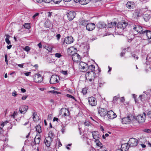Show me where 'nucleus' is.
Wrapping results in <instances>:
<instances>
[{"instance_id":"f257e3e1","label":"nucleus","mask_w":151,"mask_h":151,"mask_svg":"<svg viewBox=\"0 0 151 151\" xmlns=\"http://www.w3.org/2000/svg\"><path fill=\"white\" fill-rule=\"evenodd\" d=\"M150 91H151V90H148L147 92H144L142 94L139 95V99L142 101L147 100L150 97Z\"/></svg>"},{"instance_id":"f03ea898","label":"nucleus","mask_w":151,"mask_h":151,"mask_svg":"<svg viewBox=\"0 0 151 151\" xmlns=\"http://www.w3.org/2000/svg\"><path fill=\"white\" fill-rule=\"evenodd\" d=\"M146 114L145 113L143 114L139 115L136 116H133V118L138 123H140L145 122L146 118Z\"/></svg>"},{"instance_id":"7ed1b4c3","label":"nucleus","mask_w":151,"mask_h":151,"mask_svg":"<svg viewBox=\"0 0 151 151\" xmlns=\"http://www.w3.org/2000/svg\"><path fill=\"white\" fill-rule=\"evenodd\" d=\"M138 141L136 139L132 138H130L128 142V144L130 147H134L137 145Z\"/></svg>"},{"instance_id":"20e7f679","label":"nucleus","mask_w":151,"mask_h":151,"mask_svg":"<svg viewBox=\"0 0 151 151\" xmlns=\"http://www.w3.org/2000/svg\"><path fill=\"white\" fill-rule=\"evenodd\" d=\"M133 28L134 31L137 32L138 33L144 35V32H145V30H143V29L141 26L134 25L133 26Z\"/></svg>"},{"instance_id":"39448f33","label":"nucleus","mask_w":151,"mask_h":151,"mask_svg":"<svg viewBox=\"0 0 151 151\" xmlns=\"http://www.w3.org/2000/svg\"><path fill=\"white\" fill-rule=\"evenodd\" d=\"M107 111L105 108L99 107L98 109V113L101 117H104L107 114Z\"/></svg>"},{"instance_id":"423d86ee","label":"nucleus","mask_w":151,"mask_h":151,"mask_svg":"<svg viewBox=\"0 0 151 151\" xmlns=\"http://www.w3.org/2000/svg\"><path fill=\"white\" fill-rule=\"evenodd\" d=\"M60 78L56 75H52L50 78V82L51 84L56 83L59 82Z\"/></svg>"},{"instance_id":"0eeeda50","label":"nucleus","mask_w":151,"mask_h":151,"mask_svg":"<svg viewBox=\"0 0 151 151\" xmlns=\"http://www.w3.org/2000/svg\"><path fill=\"white\" fill-rule=\"evenodd\" d=\"M89 104L92 106H96L97 104L96 99L93 97H89L88 99Z\"/></svg>"},{"instance_id":"6e6552de","label":"nucleus","mask_w":151,"mask_h":151,"mask_svg":"<svg viewBox=\"0 0 151 151\" xmlns=\"http://www.w3.org/2000/svg\"><path fill=\"white\" fill-rule=\"evenodd\" d=\"M106 115L108 118L112 119L116 118L117 115L112 110L107 111Z\"/></svg>"},{"instance_id":"1a4fd4ad","label":"nucleus","mask_w":151,"mask_h":151,"mask_svg":"<svg viewBox=\"0 0 151 151\" xmlns=\"http://www.w3.org/2000/svg\"><path fill=\"white\" fill-rule=\"evenodd\" d=\"M52 138L50 136L46 137L45 140V143L47 147H50L52 142Z\"/></svg>"},{"instance_id":"9d476101","label":"nucleus","mask_w":151,"mask_h":151,"mask_svg":"<svg viewBox=\"0 0 151 151\" xmlns=\"http://www.w3.org/2000/svg\"><path fill=\"white\" fill-rule=\"evenodd\" d=\"M76 13L73 11H70L67 14L68 18L69 20H73L76 16Z\"/></svg>"},{"instance_id":"9b49d317","label":"nucleus","mask_w":151,"mask_h":151,"mask_svg":"<svg viewBox=\"0 0 151 151\" xmlns=\"http://www.w3.org/2000/svg\"><path fill=\"white\" fill-rule=\"evenodd\" d=\"M73 60L75 62H78L81 59L80 56L78 53H75L72 55Z\"/></svg>"},{"instance_id":"f8f14e48","label":"nucleus","mask_w":151,"mask_h":151,"mask_svg":"<svg viewBox=\"0 0 151 151\" xmlns=\"http://www.w3.org/2000/svg\"><path fill=\"white\" fill-rule=\"evenodd\" d=\"M74 40L71 36L66 37L64 40V42L67 44H69L73 43Z\"/></svg>"},{"instance_id":"ddd939ff","label":"nucleus","mask_w":151,"mask_h":151,"mask_svg":"<svg viewBox=\"0 0 151 151\" xmlns=\"http://www.w3.org/2000/svg\"><path fill=\"white\" fill-rule=\"evenodd\" d=\"M131 122V119L129 116L123 118L122 119V123L123 124H128Z\"/></svg>"},{"instance_id":"4468645a","label":"nucleus","mask_w":151,"mask_h":151,"mask_svg":"<svg viewBox=\"0 0 151 151\" xmlns=\"http://www.w3.org/2000/svg\"><path fill=\"white\" fill-rule=\"evenodd\" d=\"M60 113L64 117L68 116L70 114L69 110L65 108L61 109L60 111Z\"/></svg>"},{"instance_id":"2eb2a0df","label":"nucleus","mask_w":151,"mask_h":151,"mask_svg":"<svg viewBox=\"0 0 151 151\" xmlns=\"http://www.w3.org/2000/svg\"><path fill=\"white\" fill-rule=\"evenodd\" d=\"M28 109V107L27 106L23 105L19 108V111L21 114H24Z\"/></svg>"},{"instance_id":"dca6fc26","label":"nucleus","mask_w":151,"mask_h":151,"mask_svg":"<svg viewBox=\"0 0 151 151\" xmlns=\"http://www.w3.org/2000/svg\"><path fill=\"white\" fill-rule=\"evenodd\" d=\"M95 27V25L94 24L91 23L88 24L86 25L87 30L88 31H92L93 30Z\"/></svg>"},{"instance_id":"f3484780","label":"nucleus","mask_w":151,"mask_h":151,"mask_svg":"<svg viewBox=\"0 0 151 151\" xmlns=\"http://www.w3.org/2000/svg\"><path fill=\"white\" fill-rule=\"evenodd\" d=\"M35 82L37 83H40L42 81V78L40 74H36L35 78Z\"/></svg>"},{"instance_id":"a211bd4d","label":"nucleus","mask_w":151,"mask_h":151,"mask_svg":"<svg viewBox=\"0 0 151 151\" xmlns=\"http://www.w3.org/2000/svg\"><path fill=\"white\" fill-rule=\"evenodd\" d=\"M126 6L129 9H133L135 7V4L133 2L128 1L126 4Z\"/></svg>"},{"instance_id":"6ab92c4d","label":"nucleus","mask_w":151,"mask_h":151,"mask_svg":"<svg viewBox=\"0 0 151 151\" xmlns=\"http://www.w3.org/2000/svg\"><path fill=\"white\" fill-rule=\"evenodd\" d=\"M129 147L128 143L123 144L121 145V149L122 151H126L128 150Z\"/></svg>"},{"instance_id":"aec40b11","label":"nucleus","mask_w":151,"mask_h":151,"mask_svg":"<svg viewBox=\"0 0 151 151\" xmlns=\"http://www.w3.org/2000/svg\"><path fill=\"white\" fill-rule=\"evenodd\" d=\"M87 64L86 63L83 62H81L79 63V68L85 70L87 68Z\"/></svg>"},{"instance_id":"412c9836","label":"nucleus","mask_w":151,"mask_h":151,"mask_svg":"<svg viewBox=\"0 0 151 151\" xmlns=\"http://www.w3.org/2000/svg\"><path fill=\"white\" fill-rule=\"evenodd\" d=\"M93 137V139L96 140H98L100 136L99 135V133L98 132H92Z\"/></svg>"},{"instance_id":"4be33fe9","label":"nucleus","mask_w":151,"mask_h":151,"mask_svg":"<svg viewBox=\"0 0 151 151\" xmlns=\"http://www.w3.org/2000/svg\"><path fill=\"white\" fill-rule=\"evenodd\" d=\"M96 26L98 28L102 29L106 27V24L103 22H99L97 24Z\"/></svg>"},{"instance_id":"5701e85b","label":"nucleus","mask_w":151,"mask_h":151,"mask_svg":"<svg viewBox=\"0 0 151 151\" xmlns=\"http://www.w3.org/2000/svg\"><path fill=\"white\" fill-rule=\"evenodd\" d=\"M140 12L138 10H135L133 14V17L135 18H137L140 16Z\"/></svg>"},{"instance_id":"b1692460","label":"nucleus","mask_w":151,"mask_h":151,"mask_svg":"<svg viewBox=\"0 0 151 151\" xmlns=\"http://www.w3.org/2000/svg\"><path fill=\"white\" fill-rule=\"evenodd\" d=\"M95 68V66L93 65H91L89 66L88 65L87 68V69L86 68V70L90 71H91V72H94Z\"/></svg>"},{"instance_id":"393cba45","label":"nucleus","mask_w":151,"mask_h":151,"mask_svg":"<svg viewBox=\"0 0 151 151\" xmlns=\"http://www.w3.org/2000/svg\"><path fill=\"white\" fill-rule=\"evenodd\" d=\"M144 35H146L148 39H151V31L145 30Z\"/></svg>"},{"instance_id":"a878e982","label":"nucleus","mask_w":151,"mask_h":151,"mask_svg":"<svg viewBox=\"0 0 151 151\" xmlns=\"http://www.w3.org/2000/svg\"><path fill=\"white\" fill-rule=\"evenodd\" d=\"M39 117L37 115L35 111L33 113V119L35 122H37L39 120Z\"/></svg>"},{"instance_id":"bb28decb","label":"nucleus","mask_w":151,"mask_h":151,"mask_svg":"<svg viewBox=\"0 0 151 151\" xmlns=\"http://www.w3.org/2000/svg\"><path fill=\"white\" fill-rule=\"evenodd\" d=\"M150 14H144L143 18L145 21H148L150 19Z\"/></svg>"},{"instance_id":"cd10ccee","label":"nucleus","mask_w":151,"mask_h":151,"mask_svg":"<svg viewBox=\"0 0 151 151\" xmlns=\"http://www.w3.org/2000/svg\"><path fill=\"white\" fill-rule=\"evenodd\" d=\"M90 1V0H80L79 3L82 5H85L87 4Z\"/></svg>"},{"instance_id":"c85d7f7f","label":"nucleus","mask_w":151,"mask_h":151,"mask_svg":"<svg viewBox=\"0 0 151 151\" xmlns=\"http://www.w3.org/2000/svg\"><path fill=\"white\" fill-rule=\"evenodd\" d=\"M116 24L115 22H111L108 24L107 26L109 28L114 27H115Z\"/></svg>"},{"instance_id":"c756f323","label":"nucleus","mask_w":151,"mask_h":151,"mask_svg":"<svg viewBox=\"0 0 151 151\" xmlns=\"http://www.w3.org/2000/svg\"><path fill=\"white\" fill-rule=\"evenodd\" d=\"M40 137H37L36 136L35 137L34 142L35 144H39L40 142Z\"/></svg>"},{"instance_id":"7c9ffc66","label":"nucleus","mask_w":151,"mask_h":151,"mask_svg":"<svg viewBox=\"0 0 151 151\" xmlns=\"http://www.w3.org/2000/svg\"><path fill=\"white\" fill-rule=\"evenodd\" d=\"M95 73L94 72H91L90 71H88L86 74V78L87 77H89V78H91V77L93 76V73Z\"/></svg>"},{"instance_id":"2f4dec72","label":"nucleus","mask_w":151,"mask_h":151,"mask_svg":"<svg viewBox=\"0 0 151 151\" xmlns=\"http://www.w3.org/2000/svg\"><path fill=\"white\" fill-rule=\"evenodd\" d=\"M36 130L38 132L39 134H40L42 132L41 127L39 125H37L36 127Z\"/></svg>"},{"instance_id":"473e14b6","label":"nucleus","mask_w":151,"mask_h":151,"mask_svg":"<svg viewBox=\"0 0 151 151\" xmlns=\"http://www.w3.org/2000/svg\"><path fill=\"white\" fill-rule=\"evenodd\" d=\"M6 37L5 38V41L9 45L11 43L9 39L10 36L9 35H6Z\"/></svg>"},{"instance_id":"72a5a7b5","label":"nucleus","mask_w":151,"mask_h":151,"mask_svg":"<svg viewBox=\"0 0 151 151\" xmlns=\"http://www.w3.org/2000/svg\"><path fill=\"white\" fill-rule=\"evenodd\" d=\"M87 22L88 21L86 20H82L80 22V23L83 26H86Z\"/></svg>"},{"instance_id":"f704fd0d","label":"nucleus","mask_w":151,"mask_h":151,"mask_svg":"<svg viewBox=\"0 0 151 151\" xmlns=\"http://www.w3.org/2000/svg\"><path fill=\"white\" fill-rule=\"evenodd\" d=\"M24 27L26 29H29L30 28V24L29 23H25L23 25Z\"/></svg>"},{"instance_id":"c9c22d12","label":"nucleus","mask_w":151,"mask_h":151,"mask_svg":"<svg viewBox=\"0 0 151 151\" xmlns=\"http://www.w3.org/2000/svg\"><path fill=\"white\" fill-rule=\"evenodd\" d=\"M93 73V76H92L91 77V78H88V79L89 81L90 82L92 81L93 80L95 77L96 76V73Z\"/></svg>"},{"instance_id":"e433bc0d","label":"nucleus","mask_w":151,"mask_h":151,"mask_svg":"<svg viewBox=\"0 0 151 151\" xmlns=\"http://www.w3.org/2000/svg\"><path fill=\"white\" fill-rule=\"evenodd\" d=\"M96 145L97 146H99L101 148L102 147H103L102 144L101 142H100L99 140H96Z\"/></svg>"},{"instance_id":"4c0bfd02","label":"nucleus","mask_w":151,"mask_h":151,"mask_svg":"<svg viewBox=\"0 0 151 151\" xmlns=\"http://www.w3.org/2000/svg\"><path fill=\"white\" fill-rule=\"evenodd\" d=\"M122 28H123V29H125L127 25V23L126 22H122Z\"/></svg>"},{"instance_id":"58836bf2","label":"nucleus","mask_w":151,"mask_h":151,"mask_svg":"<svg viewBox=\"0 0 151 151\" xmlns=\"http://www.w3.org/2000/svg\"><path fill=\"white\" fill-rule=\"evenodd\" d=\"M119 99V97H117L116 96H114L113 97V103H115L117 102V100Z\"/></svg>"},{"instance_id":"ea45409f","label":"nucleus","mask_w":151,"mask_h":151,"mask_svg":"<svg viewBox=\"0 0 151 151\" xmlns=\"http://www.w3.org/2000/svg\"><path fill=\"white\" fill-rule=\"evenodd\" d=\"M63 0H52V1L55 4H59Z\"/></svg>"},{"instance_id":"a19ab883","label":"nucleus","mask_w":151,"mask_h":151,"mask_svg":"<svg viewBox=\"0 0 151 151\" xmlns=\"http://www.w3.org/2000/svg\"><path fill=\"white\" fill-rule=\"evenodd\" d=\"M49 92H50V93H53V94L56 93V94H57L60 93V92H58V91H55L54 90H52V91H49Z\"/></svg>"},{"instance_id":"79ce46f5","label":"nucleus","mask_w":151,"mask_h":151,"mask_svg":"<svg viewBox=\"0 0 151 151\" xmlns=\"http://www.w3.org/2000/svg\"><path fill=\"white\" fill-rule=\"evenodd\" d=\"M86 139L87 140V143L88 145H90L89 142H91V140L90 139H87V137H83V140H85Z\"/></svg>"},{"instance_id":"37998d69","label":"nucleus","mask_w":151,"mask_h":151,"mask_svg":"<svg viewBox=\"0 0 151 151\" xmlns=\"http://www.w3.org/2000/svg\"><path fill=\"white\" fill-rule=\"evenodd\" d=\"M24 49L26 51L28 52L30 50V48L28 46H26Z\"/></svg>"},{"instance_id":"c03bdc74","label":"nucleus","mask_w":151,"mask_h":151,"mask_svg":"<svg viewBox=\"0 0 151 151\" xmlns=\"http://www.w3.org/2000/svg\"><path fill=\"white\" fill-rule=\"evenodd\" d=\"M122 22H119L117 24V27L118 28H122Z\"/></svg>"},{"instance_id":"a18cd8bd","label":"nucleus","mask_w":151,"mask_h":151,"mask_svg":"<svg viewBox=\"0 0 151 151\" xmlns=\"http://www.w3.org/2000/svg\"><path fill=\"white\" fill-rule=\"evenodd\" d=\"M61 73L65 75H66L68 74L67 71V70H62L61 71Z\"/></svg>"},{"instance_id":"49530a36","label":"nucleus","mask_w":151,"mask_h":151,"mask_svg":"<svg viewBox=\"0 0 151 151\" xmlns=\"http://www.w3.org/2000/svg\"><path fill=\"white\" fill-rule=\"evenodd\" d=\"M82 92L83 93V94L85 95L87 93L86 89V88H83V89Z\"/></svg>"},{"instance_id":"de8ad7c7","label":"nucleus","mask_w":151,"mask_h":151,"mask_svg":"<svg viewBox=\"0 0 151 151\" xmlns=\"http://www.w3.org/2000/svg\"><path fill=\"white\" fill-rule=\"evenodd\" d=\"M66 96L67 97H68V98H71V99H73L75 100V98L74 97L71 95H70L69 94H67L66 95Z\"/></svg>"},{"instance_id":"09e8293b","label":"nucleus","mask_w":151,"mask_h":151,"mask_svg":"<svg viewBox=\"0 0 151 151\" xmlns=\"http://www.w3.org/2000/svg\"><path fill=\"white\" fill-rule=\"evenodd\" d=\"M7 123V121L2 123L0 125V127H1L2 128L4 126L5 124H6Z\"/></svg>"},{"instance_id":"8fccbe9b","label":"nucleus","mask_w":151,"mask_h":151,"mask_svg":"<svg viewBox=\"0 0 151 151\" xmlns=\"http://www.w3.org/2000/svg\"><path fill=\"white\" fill-rule=\"evenodd\" d=\"M55 55L56 57L58 58H60L62 56L61 54L59 53H56L55 54Z\"/></svg>"},{"instance_id":"3c124183","label":"nucleus","mask_w":151,"mask_h":151,"mask_svg":"<svg viewBox=\"0 0 151 151\" xmlns=\"http://www.w3.org/2000/svg\"><path fill=\"white\" fill-rule=\"evenodd\" d=\"M5 61L6 62V64L8 65V62L7 60V55H5Z\"/></svg>"},{"instance_id":"603ef678","label":"nucleus","mask_w":151,"mask_h":151,"mask_svg":"<svg viewBox=\"0 0 151 151\" xmlns=\"http://www.w3.org/2000/svg\"><path fill=\"white\" fill-rule=\"evenodd\" d=\"M52 0H42V1L46 3H49Z\"/></svg>"},{"instance_id":"864d4df0","label":"nucleus","mask_w":151,"mask_h":151,"mask_svg":"<svg viewBox=\"0 0 151 151\" xmlns=\"http://www.w3.org/2000/svg\"><path fill=\"white\" fill-rule=\"evenodd\" d=\"M148 117L151 119V111H150L147 114Z\"/></svg>"},{"instance_id":"5fc2aeb1","label":"nucleus","mask_w":151,"mask_h":151,"mask_svg":"<svg viewBox=\"0 0 151 151\" xmlns=\"http://www.w3.org/2000/svg\"><path fill=\"white\" fill-rule=\"evenodd\" d=\"M144 131L145 132L147 133H150V130L149 129H145Z\"/></svg>"},{"instance_id":"6e6d98bb","label":"nucleus","mask_w":151,"mask_h":151,"mask_svg":"<svg viewBox=\"0 0 151 151\" xmlns=\"http://www.w3.org/2000/svg\"><path fill=\"white\" fill-rule=\"evenodd\" d=\"M31 73V72H26L24 73V74L26 76H29Z\"/></svg>"},{"instance_id":"4d7b16f0","label":"nucleus","mask_w":151,"mask_h":151,"mask_svg":"<svg viewBox=\"0 0 151 151\" xmlns=\"http://www.w3.org/2000/svg\"><path fill=\"white\" fill-rule=\"evenodd\" d=\"M132 56L134 58V59H136L137 60L138 58V57L137 56H136V55L135 54L132 55Z\"/></svg>"},{"instance_id":"13d9d810","label":"nucleus","mask_w":151,"mask_h":151,"mask_svg":"<svg viewBox=\"0 0 151 151\" xmlns=\"http://www.w3.org/2000/svg\"><path fill=\"white\" fill-rule=\"evenodd\" d=\"M65 130V128L64 127H63L61 129V132L63 133H64Z\"/></svg>"},{"instance_id":"bf43d9fd","label":"nucleus","mask_w":151,"mask_h":151,"mask_svg":"<svg viewBox=\"0 0 151 151\" xmlns=\"http://www.w3.org/2000/svg\"><path fill=\"white\" fill-rule=\"evenodd\" d=\"M60 34H57V35H56V37L57 38V39L58 40H59L60 39Z\"/></svg>"},{"instance_id":"052dcab7","label":"nucleus","mask_w":151,"mask_h":151,"mask_svg":"<svg viewBox=\"0 0 151 151\" xmlns=\"http://www.w3.org/2000/svg\"><path fill=\"white\" fill-rule=\"evenodd\" d=\"M24 65V64H17V65H18V66L19 67H20L21 68H23Z\"/></svg>"},{"instance_id":"680f3d73","label":"nucleus","mask_w":151,"mask_h":151,"mask_svg":"<svg viewBox=\"0 0 151 151\" xmlns=\"http://www.w3.org/2000/svg\"><path fill=\"white\" fill-rule=\"evenodd\" d=\"M39 14V13H36L32 17H33V18L34 19H35V17H37V16Z\"/></svg>"},{"instance_id":"e2e57ef3","label":"nucleus","mask_w":151,"mask_h":151,"mask_svg":"<svg viewBox=\"0 0 151 151\" xmlns=\"http://www.w3.org/2000/svg\"><path fill=\"white\" fill-rule=\"evenodd\" d=\"M12 95L14 96H15L17 95V92L15 91H14V92H13L12 93Z\"/></svg>"},{"instance_id":"0e129e2a","label":"nucleus","mask_w":151,"mask_h":151,"mask_svg":"<svg viewBox=\"0 0 151 151\" xmlns=\"http://www.w3.org/2000/svg\"><path fill=\"white\" fill-rule=\"evenodd\" d=\"M27 97V96H23L22 98V100H25V99Z\"/></svg>"},{"instance_id":"69168bd1","label":"nucleus","mask_w":151,"mask_h":151,"mask_svg":"<svg viewBox=\"0 0 151 151\" xmlns=\"http://www.w3.org/2000/svg\"><path fill=\"white\" fill-rule=\"evenodd\" d=\"M120 100L122 102H124L125 101V99H124V97H122L120 99Z\"/></svg>"},{"instance_id":"338daca9","label":"nucleus","mask_w":151,"mask_h":151,"mask_svg":"<svg viewBox=\"0 0 151 151\" xmlns=\"http://www.w3.org/2000/svg\"><path fill=\"white\" fill-rule=\"evenodd\" d=\"M38 47H39V48H42V44H41V42L39 43L38 44Z\"/></svg>"},{"instance_id":"774afa93","label":"nucleus","mask_w":151,"mask_h":151,"mask_svg":"<svg viewBox=\"0 0 151 151\" xmlns=\"http://www.w3.org/2000/svg\"><path fill=\"white\" fill-rule=\"evenodd\" d=\"M84 124H85V125L89 126V122H88L86 121L84 123Z\"/></svg>"}]
</instances>
